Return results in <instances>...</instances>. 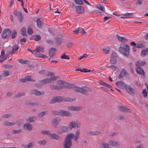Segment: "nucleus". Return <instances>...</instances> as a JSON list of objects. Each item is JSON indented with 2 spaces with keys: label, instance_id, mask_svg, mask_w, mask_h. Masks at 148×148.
Returning a JSON list of instances; mask_svg holds the SVG:
<instances>
[{
  "label": "nucleus",
  "instance_id": "obj_22",
  "mask_svg": "<svg viewBox=\"0 0 148 148\" xmlns=\"http://www.w3.org/2000/svg\"><path fill=\"white\" fill-rule=\"evenodd\" d=\"M116 36L118 38L119 41L123 42H125L128 41L127 39L125 38L124 37H120L119 35L116 34Z\"/></svg>",
  "mask_w": 148,
  "mask_h": 148
},
{
  "label": "nucleus",
  "instance_id": "obj_32",
  "mask_svg": "<svg viewBox=\"0 0 148 148\" xmlns=\"http://www.w3.org/2000/svg\"><path fill=\"white\" fill-rule=\"evenodd\" d=\"M99 84L102 86L107 87L109 88H112V87L108 84L101 81H99Z\"/></svg>",
  "mask_w": 148,
  "mask_h": 148
},
{
  "label": "nucleus",
  "instance_id": "obj_34",
  "mask_svg": "<svg viewBox=\"0 0 148 148\" xmlns=\"http://www.w3.org/2000/svg\"><path fill=\"white\" fill-rule=\"evenodd\" d=\"M36 119V117L35 116L29 117L27 119V122L32 123L34 122Z\"/></svg>",
  "mask_w": 148,
  "mask_h": 148
},
{
  "label": "nucleus",
  "instance_id": "obj_56",
  "mask_svg": "<svg viewBox=\"0 0 148 148\" xmlns=\"http://www.w3.org/2000/svg\"><path fill=\"white\" fill-rule=\"evenodd\" d=\"M22 132V130H14L12 131V133L14 134H20Z\"/></svg>",
  "mask_w": 148,
  "mask_h": 148
},
{
  "label": "nucleus",
  "instance_id": "obj_8",
  "mask_svg": "<svg viewBox=\"0 0 148 148\" xmlns=\"http://www.w3.org/2000/svg\"><path fill=\"white\" fill-rule=\"evenodd\" d=\"M59 116L62 117H70L72 116V114L69 111L63 110H60Z\"/></svg>",
  "mask_w": 148,
  "mask_h": 148
},
{
  "label": "nucleus",
  "instance_id": "obj_45",
  "mask_svg": "<svg viewBox=\"0 0 148 148\" xmlns=\"http://www.w3.org/2000/svg\"><path fill=\"white\" fill-rule=\"evenodd\" d=\"M19 62L22 64H27L28 63V60H24L21 59L19 60Z\"/></svg>",
  "mask_w": 148,
  "mask_h": 148
},
{
  "label": "nucleus",
  "instance_id": "obj_35",
  "mask_svg": "<svg viewBox=\"0 0 148 148\" xmlns=\"http://www.w3.org/2000/svg\"><path fill=\"white\" fill-rule=\"evenodd\" d=\"M101 148H110V147L108 144L103 142L101 144Z\"/></svg>",
  "mask_w": 148,
  "mask_h": 148
},
{
  "label": "nucleus",
  "instance_id": "obj_16",
  "mask_svg": "<svg viewBox=\"0 0 148 148\" xmlns=\"http://www.w3.org/2000/svg\"><path fill=\"white\" fill-rule=\"evenodd\" d=\"M101 132L99 131H88L87 132V136H97L101 134Z\"/></svg>",
  "mask_w": 148,
  "mask_h": 148
},
{
  "label": "nucleus",
  "instance_id": "obj_54",
  "mask_svg": "<svg viewBox=\"0 0 148 148\" xmlns=\"http://www.w3.org/2000/svg\"><path fill=\"white\" fill-rule=\"evenodd\" d=\"M142 93L144 97H146L147 96V92L146 89H144L143 90Z\"/></svg>",
  "mask_w": 148,
  "mask_h": 148
},
{
  "label": "nucleus",
  "instance_id": "obj_25",
  "mask_svg": "<svg viewBox=\"0 0 148 148\" xmlns=\"http://www.w3.org/2000/svg\"><path fill=\"white\" fill-rule=\"evenodd\" d=\"M126 71L124 69H123L118 76V78L121 79L124 76L126 75Z\"/></svg>",
  "mask_w": 148,
  "mask_h": 148
},
{
  "label": "nucleus",
  "instance_id": "obj_37",
  "mask_svg": "<svg viewBox=\"0 0 148 148\" xmlns=\"http://www.w3.org/2000/svg\"><path fill=\"white\" fill-rule=\"evenodd\" d=\"M17 34L16 30L15 29L13 30L12 36L11 38L12 39H14L17 36Z\"/></svg>",
  "mask_w": 148,
  "mask_h": 148
},
{
  "label": "nucleus",
  "instance_id": "obj_30",
  "mask_svg": "<svg viewBox=\"0 0 148 148\" xmlns=\"http://www.w3.org/2000/svg\"><path fill=\"white\" fill-rule=\"evenodd\" d=\"M12 51L10 52V53H14L16 51H17L19 49L18 46L17 45H15L14 47H12Z\"/></svg>",
  "mask_w": 148,
  "mask_h": 148
},
{
  "label": "nucleus",
  "instance_id": "obj_4",
  "mask_svg": "<svg viewBox=\"0 0 148 148\" xmlns=\"http://www.w3.org/2000/svg\"><path fill=\"white\" fill-rule=\"evenodd\" d=\"M119 51L124 56L126 57L129 56L130 48L128 45L125 44H121L119 48Z\"/></svg>",
  "mask_w": 148,
  "mask_h": 148
},
{
  "label": "nucleus",
  "instance_id": "obj_23",
  "mask_svg": "<svg viewBox=\"0 0 148 148\" xmlns=\"http://www.w3.org/2000/svg\"><path fill=\"white\" fill-rule=\"evenodd\" d=\"M23 126L24 128H26L27 130L29 131L32 130L33 128L32 125L29 123L24 124Z\"/></svg>",
  "mask_w": 148,
  "mask_h": 148
},
{
  "label": "nucleus",
  "instance_id": "obj_18",
  "mask_svg": "<svg viewBox=\"0 0 148 148\" xmlns=\"http://www.w3.org/2000/svg\"><path fill=\"white\" fill-rule=\"evenodd\" d=\"M49 87L50 89L52 90H60L63 88V87L53 85H50Z\"/></svg>",
  "mask_w": 148,
  "mask_h": 148
},
{
  "label": "nucleus",
  "instance_id": "obj_7",
  "mask_svg": "<svg viewBox=\"0 0 148 148\" xmlns=\"http://www.w3.org/2000/svg\"><path fill=\"white\" fill-rule=\"evenodd\" d=\"M140 62L138 61H137L136 63V70L137 73L139 74L145 75V72L142 68L139 66Z\"/></svg>",
  "mask_w": 148,
  "mask_h": 148
},
{
  "label": "nucleus",
  "instance_id": "obj_5",
  "mask_svg": "<svg viewBox=\"0 0 148 148\" xmlns=\"http://www.w3.org/2000/svg\"><path fill=\"white\" fill-rule=\"evenodd\" d=\"M11 34V31L9 29H4L1 33L3 38L5 39L9 38Z\"/></svg>",
  "mask_w": 148,
  "mask_h": 148
},
{
  "label": "nucleus",
  "instance_id": "obj_20",
  "mask_svg": "<svg viewBox=\"0 0 148 148\" xmlns=\"http://www.w3.org/2000/svg\"><path fill=\"white\" fill-rule=\"evenodd\" d=\"M109 143L110 145L112 146H114L116 147H119L120 146L119 144H118V142L114 140H110L109 142Z\"/></svg>",
  "mask_w": 148,
  "mask_h": 148
},
{
  "label": "nucleus",
  "instance_id": "obj_58",
  "mask_svg": "<svg viewBox=\"0 0 148 148\" xmlns=\"http://www.w3.org/2000/svg\"><path fill=\"white\" fill-rule=\"evenodd\" d=\"M73 43L71 42H68L66 44L67 47L68 48L70 49L73 46Z\"/></svg>",
  "mask_w": 148,
  "mask_h": 148
},
{
  "label": "nucleus",
  "instance_id": "obj_12",
  "mask_svg": "<svg viewBox=\"0 0 148 148\" xmlns=\"http://www.w3.org/2000/svg\"><path fill=\"white\" fill-rule=\"evenodd\" d=\"M60 121V118L59 117H57L52 120L51 123L54 125V127L56 128L57 125L59 124Z\"/></svg>",
  "mask_w": 148,
  "mask_h": 148
},
{
  "label": "nucleus",
  "instance_id": "obj_61",
  "mask_svg": "<svg viewBox=\"0 0 148 148\" xmlns=\"http://www.w3.org/2000/svg\"><path fill=\"white\" fill-rule=\"evenodd\" d=\"M49 79L50 80V82L51 81H53L54 80H56L57 79V78H56V77H55L54 75H53L52 76H51L49 78Z\"/></svg>",
  "mask_w": 148,
  "mask_h": 148
},
{
  "label": "nucleus",
  "instance_id": "obj_26",
  "mask_svg": "<svg viewBox=\"0 0 148 148\" xmlns=\"http://www.w3.org/2000/svg\"><path fill=\"white\" fill-rule=\"evenodd\" d=\"M51 138L52 139L59 140L60 139V137L55 134H52L50 135Z\"/></svg>",
  "mask_w": 148,
  "mask_h": 148
},
{
  "label": "nucleus",
  "instance_id": "obj_53",
  "mask_svg": "<svg viewBox=\"0 0 148 148\" xmlns=\"http://www.w3.org/2000/svg\"><path fill=\"white\" fill-rule=\"evenodd\" d=\"M38 143L41 145H45L46 144V141L45 140H40L38 141Z\"/></svg>",
  "mask_w": 148,
  "mask_h": 148
},
{
  "label": "nucleus",
  "instance_id": "obj_21",
  "mask_svg": "<svg viewBox=\"0 0 148 148\" xmlns=\"http://www.w3.org/2000/svg\"><path fill=\"white\" fill-rule=\"evenodd\" d=\"M69 129L71 130L73 128H75L76 127V124L75 121H72L70 122L68 125Z\"/></svg>",
  "mask_w": 148,
  "mask_h": 148
},
{
  "label": "nucleus",
  "instance_id": "obj_41",
  "mask_svg": "<svg viewBox=\"0 0 148 148\" xmlns=\"http://www.w3.org/2000/svg\"><path fill=\"white\" fill-rule=\"evenodd\" d=\"M56 49L55 48H51L49 49V54H54L56 53Z\"/></svg>",
  "mask_w": 148,
  "mask_h": 148
},
{
  "label": "nucleus",
  "instance_id": "obj_11",
  "mask_svg": "<svg viewBox=\"0 0 148 148\" xmlns=\"http://www.w3.org/2000/svg\"><path fill=\"white\" fill-rule=\"evenodd\" d=\"M63 38L61 35H58L55 38V42L56 44L59 45H61L62 42Z\"/></svg>",
  "mask_w": 148,
  "mask_h": 148
},
{
  "label": "nucleus",
  "instance_id": "obj_47",
  "mask_svg": "<svg viewBox=\"0 0 148 148\" xmlns=\"http://www.w3.org/2000/svg\"><path fill=\"white\" fill-rule=\"evenodd\" d=\"M74 2L76 4L82 5L83 4V2L81 0H74Z\"/></svg>",
  "mask_w": 148,
  "mask_h": 148
},
{
  "label": "nucleus",
  "instance_id": "obj_2",
  "mask_svg": "<svg viewBox=\"0 0 148 148\" xmlns=\"http://www.w3.org/2000/svg\"><path fill=\"white\" fill-rule=\"evenodd\" d=\"M75 99L74 98H71L69 97L65 98L62 97H53L50 101L49 103L53 104L56 102L59 103L62 101L72 102L75 101Z\"/></svg>",
  "mask_w": 148,
  "mask_h": 148
},
{
  "label": "nucleus",
  "instance_id": "obj_44",
  "mask_svg": "<svg viewBox=\"0 0 148 148\" xmlns=\"http://www.w3.org/2000/svg\"><path fill=\"white\" fill-rule=\"evenodd\" d=\"M102 51L104 52L105 53L108 54L110 51V49L108 47H106L103 49Z\"/></svg>",
  "mask_w": 148,
  "mask_h": 148
},
{
  "label": "nucleus",
  "instance_id": "obj_28",
  "mask_svg": "<svg viewBox=\"0 0 148 148\" xmlns=\"http://www.w3.org/2000/svg\"><path fill=\"white\" fill-rule=\"evenodd\" d=\"M50 82V80L49 78H47L43 79L42 80H40L39 82L42 84V85L45 84H46L47 83H49Z\"/></svg>",
  "mask_w": 148,
  "mask_h": 148
},
{
  "label": "nucleus",
  "instance_id": "obj_13",
  "mask_svg": "<svg viewBox=\"0 0 148 148\" xmlns=\"http://www.w3.org/2000/svg\"><path fill=\"white\" fill-rule=\"evenodd\" d=\"M116 54L115 53H112V54L110 59V61L111 63L113 64H116L117 63Z\"/></svg>",
  "mask_w": 148,
  "mask_h": 148
},
{
  "label": "nucleus",
  "instance_id": "obj_39",
  "mask_svg": "<svg viewBox=\"0 0 148 148\" xmlns=\"http://www.w3.org/2000/svg\"><path fill=\"white\" fill-rule=\"evenodd\" d=\"M27 32L28 34L29 35H31L33 33V29L31 26L29 25L27 29Z\"/></svg>",
  "mask_w": 148,
  "mask_h": 148
},
{
  "label": "nucleus",
  "instance_id": "obj_50",
  "mask_svg": "<svg viewBox=\"0 0 148 148\" xmlns=\"http://www.w3.org/2000/svg\"><path fill=\"white\" fill-rule=\"evenodd\" d=\"M36 56L40 58H45L47 57V56L46 55L42 54V53H37L36 54Z\"/></svg>",
  "mask_w": 148,
  "mask_h": 148
},
{
  "label": "nucleus",
  "instance_id": "obj_1",
  "mask_svg": "<svg viewBox=\"0 0 148 148\" xmlns=\"http://www.w3.org/2000/svg\"><path fill=\"white\" fill-rule=\"evenodd\" d=\"M59 84L61 85L60 86L63 87V88H74L73 90L74 91L79 92L86 96L89 95L88 92H92V89L89 87L86 86H82L81 87H76L75 85L74 84H69L62 80L59 81Z\"/></svg>",
  "mask_w": 148,
  "mask_h": 148
},
{
  "label": "nucleus",
  "instance_id": "obj_51",
  "mask_svg": "<svg viewBox=\"0 0 148 148\" xmlns=\"http://www.w3.org/2000/svg\"><path fill=\"white\" fill-rule=\"evenodd\" d=\"M60 58L62 59H69L70 58L68 56L66 55L64 53L61 56Z\"/></svg>",
  "mask_w": 148,
  "mask_h": 148
},
{
  "label": "nucleus",
  "instance_id": "obj_64",
  "mask_svg": "<svg viewBox=\"0 0 148 148\" xmlns=\"http://www.w3.org/2000/svg\"><path fill=\"white\" fill-rule=\"evenodd\" d=\"M142 3V0H138V1L136 2V5H141Z\"/></svg>",
  "mask_w": 148,
  "mask_h": 148
},
{
  "label": "nucleus",
  "instance_id": "obj_48",
  "mask_svg": "<svg viewBox=\"0 0 148 148\" xmlns=\"http://www.w3.org/2000/svg\"><path fill=\"white\" fill-rule=\"evenodd\" d=\"M34 40L36 41L40 40L41 39V37L40 35L39 34L34 35Z\"/></svg>",
  "mask_w": 148,
  "mask_h": 148
},
{
  "label": "nucleus",
  "instance_id": "obj_36",
  "mask_svg": "<svg viewBox=\"0 0 148 148\" xmlns=\"http://www.w3.org/2000/svg\"><path fill=\"white\" fill-rule=\"evenodd\" d=\"M40 132L43 135H50L51 134L50 131L49 130H41Z\"/></svg>",
  "mask_w": 148,
  "mask_h": 148
},
{
  "label": "nucleus",
  "instance_id": "obj_55",
  "mask_svg": "<svg viewBox=\"0 0 148 148\" xmlns=\"http://www.w3.org/2000/svg\"><path fill=\"white\" fill-rule=\"evenodd\" d=\"M137 48H144L145 47V45L143 44H139L136 45V46Z\"/></svg>",
  "mask_w": 148,
  "mask_h": 148
},
{
  "label": "nucleus",
  "instance_id": "obj_27",
  "mask_svg": "<svg viewBox=\"0 0 148 148\" xmlns=\"http://www.w3.org/2000/svg\"><path fill=\"white\" fill-rule=\"evenodd\" d=\"M148 54V48L142 50L141 52L140 55L143 57H144Z\"/></svg>",
  "mask_w": 148,
  "mask_h": 148
},
{
  "label": "nucleus",
  "instance_id": "obj_29",
  "mask_svg": "<svg viewBox=\"0 0 148 148\" xmlns=\"http://www.w3.org/2000/svg\"><path fill=\"white\" fill-rule=\"evenodd\" d=\"M44 51V48L42 47H37L36 49L34 51V52L35 53H38L41 52H43Z\"/></svg>",
  "mask_w": 148,
  "mask_h": 148
},
{
  "label": "nucleus",
  "instance_id": "obj_60",
  "mask_svg": "<svg viewBox=\"0 0 148 148\" xmlns=\"http://www.w3.org/2000/svg\"><path fill=\"white\" fill-rule=\"evenodd\" d=\"M88 56V55L86 54H84L82 56L78 58V60H81L84 58H86Z\"/></svg>",
  "mask_w": 148,
  "mask_h": 148
},
{
  "label": "nucleus",
  "instance_id": "obj_31",
  "mask_svg": "<svg viewBox=\"0 0 148 148\" xmlns=\"http://www.w3.org/2000/svg\"><path fill=\"white\" fill-rule=\"evenodd\" d=\"M21 34L22 36H27L26 29L25 27H23L21 30Z\"/></svg>",
  "mask_w": 148,
  "mask_h": 148
},
{
  "label": "nucleus",
  "instance_id": "obj_42",
  "mask_svg": "<svg viewBox=\"0 0 148 148\" xmlns=\"http://www.w3.org/2000/svg\"><path fill=\"white\" fill-rule=\"evenodd\" d=\"M35 145V143L34 142L29 143L27 145V148H31L34 147Z\"/></svg>",
  "mask_w": 148,
  "mask_h": 148
},
{
  "label": "nucleus",
  "instance_id": "obj_33",
  "mask_svg": "<svg viewBox=\"0 0 148 148\" xmlns=\"http://www.w3.org/2000/svg\"><path fill=\"white\" fill-rule=\"evenodd\" d=\"M37 26L39 28H41L43 27V24H42L40 18H38L37 20Z\"/></svg>",
  "mask_w": 148,
  "mask_h": 148
},
{
  "label": "nucleus",
  "instance_id": "obj_19",
  "mask_svg": "<svg viewBox=\"0 0 148 148\" xmlns=\"http://www.w3.org/2000/svg\"><path fill=\"white\" fill-rule=\"evenodd\" d=\"M119 109L122 112H129V110L126 106H119L118 107Z\"/></svg>",
  "mask_w": 148,
  "mask_h": 148
},
{
  "label": "nucleus",
  "instance_id": "obj_9",
  "mask_svg": "<svg viewBox=\"0 0 148 148\" xmlns=\"http://www.w3.org/2000/svg\"><path fill=\"white\" fill-rule=\"evenodd\" d=\"M125 89L130 95H134L135 94L134 89L130 85H127Z\"/></svg>",
  "mask_w": 148,
  "mask_h": 148
},
{
  "label": "nucleus",
  "instance_id": "obj_15",
  "mask_svg": "<svg viewBox=\"0 0 148 148\" xmlns=\"http://www.w3.org/2000/svg\"><path fill=\"white\" fill-rule=\"evenodd\" d=\"M75 10L78 14H81L84 12V7L81 6H75Z\"/></svg>",
  "mask_w": 148,
  "mask_h": 148
},
{
  "label": "nucleus",
  "instance_id": "obj_52",
  "mask_svg": "<svg viewBox=\"0 0 148 148\" xmlns=\"http://www.w3.org/2000/svg\"><path fill=\"white\" fill-rule=\"evenodd\" d=\"M83 107L81 106H75V111H78L81 110L83 109Z\"/></svg>",
  "mask_w": 148,
  "mask_h": 148
},
{
  "label": "nucleus",
  "instance_id": "obj_63",
  "mask_svg": "<svg viewBox=\"0 0 148 148\" xmlns=\"http://www.w3.org/2000/svg\"><path fill=\"white\" fill-rule=\"evenodd\" d=\"M4 66L5 68L7 69H10L12 67V66L9 64H5Z\"/></svg>",
  "mask_w": 148,
  "mask_h": 148
},
{
  "label": "nucleus",
  "instance_id": "obj_38",
  "mask_svg": "<svg viewBox=\"0 0 148 148\" xmlns=\"http://www.w3.org/2000/svg\"><path fill=\"white\" fill-rule=\"evenodd\" d=\"M96 8L99 10L104 12H105V9L104 7H102L101 5L100 4H97V5L96 6Z\"/></svg>",
  "mask_w": 148,
  "mask_h": 148
},
{
  "label": "nucleus",
  "instance_id": "obj_57",
  "mask_svg": "<svg viewBox=\"0 0 148 148\" xmlns=\"http://www.w3.org/2000/svg\"><path fill=\"white\" fill-rule=\"evenodd\" d=\"M12 116L11 114H5L2 116V118H8L11 117Z\"/></svg>",
  "mask_w": 148,
  "mask_h": 148
},
{
  "label": "nucleus",
  "instance_id": "obj_59",
  "mask_svg": "<svg viewBox=\"0 0 148 148\" xmlns=\"http://www.w3.org/2000/svg\"><path fill=\"white\" fill-rule=\"evenodd\" d=\"M117 118L119 120H124V117L121 114H119Z\"/></svg>",
  "mask_w": 148,
  "mask_h": 148
},
{
  "label": "nucleus",
  "instance_id": "obj_62",
  "mask_svg": "<svg viewBox=\"0 0 148 148\" xmlns=\"http://www.w3.org/2000/svg\"><path fill=\"white\" fill-rule=\"evenodd\" d=\"M68 109L70 110L75 111V106H69L68 107Z\"/></svg>",
  "mask_w": 148,
  "mask_h": 148
},
{
  "label": "nucleus",
  "instance_id": "obj_43",
  "mask_svg": "<svg viewBox=\"0 0 148 148\" xmlns=\"http://www.w3.org/2000/svg\"><path fill=\"white\" fill-rule=\"evenodd\" d=\"M46 112H47V111H42L40 112L38 114V117L39 118H41L44 115H45Z\"/></svg>",
  "mask_w": 148,
  "mask_h": 148
},
{
  "label": "nucleus",
  "instance_id": "obj_24",
  "mask_svg": "<svg viewBox=\"0 0 148 148\" xmlns=\"http://www.w3.org/2000/svg\"><path fill=\"white\" fill-rule=\"evenodd\" d=\"M16 124L15 122H10L8 121H5L3 123L4 125L9 126H12L15 125Z\"/></svg>",
  "mask_w": 148,
  "mask_h": 148
},
{
  "label": "nucleus",
  "instance_id": "obj_17",
  "mask_svg": "<svg viewBox=\"0 0 148 148\" xmlns=\"http://www.w3.org/2000/svg\"><path fill=\"white\" fill-rule=\"evenodd\" d=\"M30 92L31 94H35L36 95H43L44 94V92H41L37 90H33Z\"/></svg>",
  "mask_w": 148,
  "mask_h": 148
},
{
  "label": "nucleus",
  "instance_id": "obj_10",
  "mask_svg": "<svg viewBox=\"0 0 148 148\" xmlns=\"http://www.w3.org/2000/svg\"><path fill=\"white\" fill-rule=\"evenodd\" d=\"M69 131L68 127L64 126H60L58 129V132L60 134Z\"/></svg>",
  "mask_w": 148,
  "mask_h": 148
},
{
  "label": "nucleus",
  "instance_id": "obj_14",
  "mask_svg": "<svg viewBox=\"0 0 148 148\" xmlns=\"http://www.w3.org/2000/svg\"><path fill=\"white\" fill-rule=\"evenodd\" d=\"M115 84L119 88L122 89H125L127 86L123 82L121 81L116 82Z\"/></svg>",
  "mask_w": 148,
  "mask_h": 148
},
{
  "label": "nucleus",
  "instance_id": "obj_49",
  "mask_svg": "<svg viewBox=\"0 0 148 148\" xmlns=\"http://www.w3.org/2000/svg\"><path fill=\"white\" fill-rule=\"evenodd\" d=\"M51 112V113L54 115L59 116L60 110L59 111H57L55 110H52Z\"/></svg>",
  "mask_w": 148,
  "mask_h": 148
},
{
  "label": "nucleus",
  "instance_id": "obj_6",
  "mask_svg": "<svg viewBox=\"0 0 148 148\" xmlns=\"http://www.w3.org/2000/svg\"><path fill=\"white\" fill-rule=\"evenodd\" d=\"M13 14L15 16L17 17L20 23H21L23 21V16L21 12L20 11L18 12L17 10H14L13 12Z\"/></svg>",
  "mask_w": 148,
  "mask_h": 148
},
{
  "label": "nucleus",
  "instance_id": "obj_3",
  "mask_svg": "<svg viewBox=\"0 0 148 148\" xmlns=\"http://www.w3.org/2000/svg\"><path fill=\"white\" fill-rule=\"evenodd\" d=\"M74 134L72 133L68 134L65 138L63 145L64 148H70L72 145L71 139L73 138Z\"/></svg>",
  "mask_w": 148,
  "mask_h": 148
},
{
  "label": "nucleus",
  "instance_id": "obj_46",
  "mask_svg": "<svg viewBox=\"0 0 148 148\" xmlns=\"http://www.w3.org/2000/svg\"><path fill=\"white\" fill-rule=\"evenodd\" d=\"M32 76H27L25 78V80H26V82L28 81H33V82H35V79H32Z\"/></svg>",
  "mask_w": 148,
  "mask_h": 148
},
{
  "label": "nucleus",
  "instance_id": "obj_40",
  "mask_svg": "<svg viewBox=\"0 0 148 148\" xmlns=\"http://www.w3.org/2000/svg\"><path fill=\"white\" fill-rule=\"evenodd\" d=\"M25 95L24 92L19 93L15 95V98H19L21 97L25 96Z\"/></svg>",
  "mask_w": 148,
  "mask_h": 148
}]
</instances>
